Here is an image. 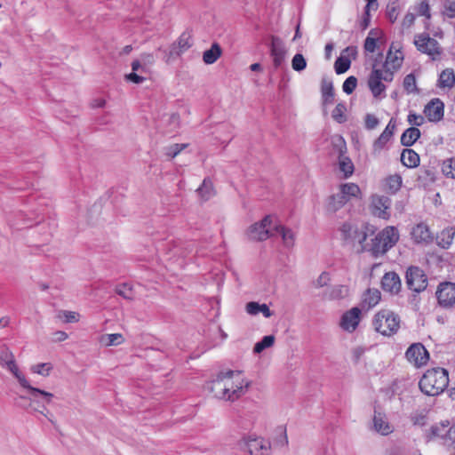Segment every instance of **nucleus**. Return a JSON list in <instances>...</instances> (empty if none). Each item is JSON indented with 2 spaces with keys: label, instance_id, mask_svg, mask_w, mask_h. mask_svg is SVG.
I'll list each match as a JSON object with an SVG mask.
<instances>
[{
  "label": "nucleus",
  "instance_id": "nucleus-49",
  "mask_svg": "<svg viewBox=\"0 0 455 455\" xmlns=\"http://www.w3.org/2000/svg\"><path fill=\"white\" fill-rule=\"evenodd\" d=\"M403 87L409 93L414 92L417 91L416 78L412 73L405 76V77L403 79Z\"/></svg>",
  "mask_w": 455,
  "mask_h": 455
},
{
  "label": "nucleus",
  "instance_id": "nucleus-63",
  "mask_svg": "<svg viewBox=\"0 0 455 455\" xmlns=\"http://www.w3.org/2000/svg\"><path fill=\"white\" fill-rule=\"evenodd\" d=\"M132 72H140V74H144L148 72V68L145 67L140 60H133L132 63Z\"/></svg>",
  "mask_w": 455,
  "mask_h": 455
},
{
  "label": "nucleus",
  "instance_id": "nucleus-61",
  "mask_svg": "<svg viewBox=\"0 0 455 455\" xmlns=\"http://www.w3.org/2000/svg\"><path fill=\"white\" fill-rule=\"evenodd\" d=\"M125 78H126V80H128L133 84H140L146 80V78L143 76H141L140 74L135 73V72H132V73L126 75Z\"/></svg>",
  "mask_w": 455,
  "mask_h": 455
},
{
  "label": "nucleus",
  "instance_id": "nucleus-28",
  "mask_svg": "<svg viewBox=\"0 0 455 455\" xmlns=\"http://www.w3.org/2000/svg\"><path fill=\"white\" fill-rule=\"evenodd\" d=\"M420 134V131L417 127H410L403 132L401 144L405 147H411L419 139Z\"/></svg>",
  "mask_w": 455,
  "mask_h": 455
},
{
  "label": "nucleus",
  "instance_id": "nucleus-62",
  "mask_svg": "<svg viewBox=\"0 0 455 455\" xmlns=\"http://www.w3.org/2000/svg\"><path fill=\"white\" fill-rule=\"evenodd\" d=\"M430 7L427 1H423L420 3L419 8H418V13L420 16H426L427 19L430 18Z\"/></svg>",
  "mask_w": 455,
  "mask_h": 455
},
{
  "label": "nucleus",
  "instance_id": "nucleus-9",
  "mask_svg": "<svg viewBox=\"0 0 455 455\" xmlns=\"http://www.w3.org/2000/svg\"><path fill=\"white\" fill-rule=\"evenodd\" d=\"M193 45L192 35L188 31L183 32L178 40L172 43L169 51L165 52V61L169 62L172 59L180 57Z\"/></svg>",
  "mask_w": 455,
  "mask_h": 455
},
{
  "label": "nucleus",
  "instance_id": "nucleus-37",
  "mask_svg": "<svg viewBox=\"0 0 455 455\" xmlns=\"http://www.w3.org/2000/svg\"><path fill=\"white\" fill-rule=\"evenodd\" d=\"M322 96L324 105L332 104L334 101V88L331 82L324 83L322 85Z\"/></svg>",
  "mask_w": 455,
  "mask_h": 455
},
{
  "label": "nucleus",
  "instance_id": "nucleus-18",
  "mask_svg": "<svg viewBox=\"0 0 455 455\" xmlns=\"http://www.w3.org/2000/svg\"><path fill=\"white\" fill-rule=\"evenodd\" d=\"M381 287L386 292L397 294L402 288V283L399 275L395 272L386 273L381 280Z\"/></svg>",
  "mask_w": 455,
  "mask_h": 455
},
{
  "label": "nucleus",
  "instance_id": "nucleus-8",
  "mask_svg": "<svg viewBox=\"0 0 455 455\" xmlns=\"http://www.w3.org/2000/svg\"><path fill=\"white\" fill-rule=\"evenodd\" d=\"M414 44L419 52L429 55L433 60L439 58L442 54L439 43L430 37L428 34L423 33L416 36Z\"/></svg>",
  "mask_w": 455,
  "mask_h": 455
},
{
  "label": "nucleus",
  "instance_id": "nucleus-56",
  "mask_svg": "<svg viewBox=\"0 0 455 455\" xmlns=\"http://www.w3.org/2000/svg\"><path fill=\"white\" fill-rule=\"evenodd\" d=\"M379 124V118L372 114H366L364 117V126L367 130L375 129Z\"/></svg>",
  "mask_w": 455,
  "mask_h": 455
},
{
  "label": "nucleus",
  "instance_id": "nucleus-43",
  "mask_svg": "<svg viewBox=\"0 0 455 455\" xmlns=\"http://www.w3.org/2000/svg\"><path fill=\"white\" fill-rule=\"evenodd\" d=\"M373 36H378V31L376 29H371L364 41V50L368 52H374L377 47L376 38L373 37Z\"/></svg>",
  "mask_w": 455,
  "mask_h": 455
},
{
  "label": "nucleus",
  "instance_id": "nucleus-64",
  "mask_svg": "<svg viewBox=\"0 0 455 455\" xmlns=\"http://www.w3.org/2000/svg\"><path fill=\"white\" fill-rule=\"evenodd\" d=\"M381 80L384 82H392L394 78V73L389 69L388 67L384 68V70H381Z\"/></svg>",
  "mask_w": 455,
  "mask_h": 455
},
{
  "label": "nucleus",
  "instance_id": "nucleus-17",
  "mask_svg": "<svg viewBox=\"0 0 455 455\" xmlns=\"http://www.w3.org/2000/svg\"><path fill=\"white\" fill-rule=\"evenodd\" d=\"M361 309L357 307H352L341 316L340 327L349 332L354 331L360 322Z\"/></svg>",
  "mask_w": 455,
  "mask_h": 455
},
{
  "label": "nucleus",
  "instance_id": "nucleus-15",
  "mask_svg": "<svg viewBox=\"0 0 455 455\" xmlns=\"http://www.w3.org/2000/svg\"><path fill=\"white\" fill-rule=\"evenodd\" d=\"M424 115L429 122L437 123L443 118L444 104L438 99H432L424 108Z\"/></svg>",
  "mask_w": 455,
  "mask_h": 455
},
{
  "label": "nucleus",
  "instance_id": "nucleus-3",
  "mask_svg": "<svg viewBox=\"0 0 455 455\" xmlns=\"http://www.w3.org/2000/svg\"><path fill=\"white\" fill-rule=\"evenodd\" d=\"M398 240V230L395 227H387L371 239L370 244L364 245L363 248L371 251L373 256L378 257L385 254L395 246Z\"/></svg>",
  "mask_w": 455,
  "mask_h": 455
},
{
  "label": "nucleus",
  "instance_id": "nucleus-46",
  "mask_svg": "<svg viewBox=\"0 0 455 455\" xmlns=\"http://www.w3.org/2000/svg\"><path fill=\"white\" fill-rule=\"evenodd\" d=\"M116 292L125 299H133V291L132 286L128 283H122L116 286Z\"/></svg>",
  "mask_w": 455,
  "mask_h": 455
},
{
  "label": "nucleus",
  "instance_id": "nucleus-59",
  "mask_svg": "<svg viewBox=\"0 0 455 455\" xmlns=\"http://www.w3.org/2000/svg\"><path fill=\"white\" fill-rule=\"evenodd\" d=\"M371 8V7H368V5H365V7H364L363 15L360 21V27L363 30L366 29L370 25V22H371L370 9Z\"/></svg>",
  "mask_w": 455,
  "mask_h": 455
},
{
  "label": "nucleus",
  "instance_id": "nucleus-38",
  "mask_svg": "<svg viewBox=\"0 0 455 455\" xmlns=\"http://www.w3.org/2000/svg\"><path fill=\"white\" fill-rule=\"evenodd\" d=\"M275 343V336L273 335H266L261 340L257 342L253 347V353L260 354L266 348L272 347Z\"/></svg>",
  "mask_w": 455,
  "mask_h": 455
},
{
  "label": "nucleus",
  "instance_id": "nucleus-51",
  "mask_svg": "<svg viewBox=\"0 0 455 455\" xmlns=\"http://www.w3.org/2000/svg\"><path fill=\"white\" fill-rule=\"evenodd\" d=\"M103 340L107 346H116L123 343L124 338L120 333L107 334Z\"/></svg>",
  "mask_w": 455,
  "mask_h": 455
},
{
  "label": "nucleus",
  "instance_id": "nucleus-34",
  "mask_svg": "<svg viewBox=\"0 0 455 455\" xmlns=\"http://www.w3.org/2000/svg\"><path fill=\"white\" fill-rule=\"evenodd\" d=\"M339 192L348 201L351 197H358L361 194L360 188L355 183H346L340 186Z\"/></svg>",
  "mask_w": 455,
  "mask_h": 455
},
{
  "label": "nucleus",
  "instance_id": "nucleus-4",
  "mask_svg": "<svg viewBox=\"0 0 455 455\" xmlns=\"http://www.w3.org/2000/svg\"><path fill=\"white\" fill-rule=\"evenodd\" d=\"M400 316L389 309L379 311L373 318L372 324L379 333L384 336L395 334L400 328Z\"/></svg>",
  "mask_w": 455,
  "mask_h": 455
},
{
  "label": "nucleus",
  "instance_id": "nucleus-48",
  "mask_svg": "<svg viewBox=\"0 0 455 455\" xmlns=\"http://www.w3.org/2000/svg\"><path fill=\"white\" fill-rule=\"evenodd\" d=\"M52 369V366L49 363H42L33 365L31 367V371L34 373H37L43 376H48L50 371Z\"/></svg>",
  "mask_w": 455,
  "mask_h": 455
},
{
  "label": "nucleus",
  "instance_id": "nucleus-42",
  "mask_svg": "<svg viewBox=\"0 0 455 455\" xmlns=\"http://www.w3.org/2000/svg\"><path fill=\"white\" fill-rule=\"evenodd\" d=\"M398 7L399 1L398 0H389L387 5V16L388 20L394 23L398 17Z\"/></svg>",
  "mask_w": 455,
  "mask_h": 455
},
{
  "label": "nucleus",
  "instance_id": "nucleus-7",
  "mask_svg": "<svg viewBox=\"0 0 455 455\" xmlns=\"http://www.w3.org/2000/svg\"><path fill=\"white\" fill-rule=\"evenodd\" d=\"M435 297L441 307L444 309L455 307V283L450 281L441 282L437 285Z\"/></svg>",
  "mask_w": 455,
  "mask_h": 455
},
{
  "label": "nucleus",
  "instance_id": "nucleus-33",
  "mask_svg": "<svg viewBox=\"0 0 455 455\" xmlns=\"http://www.w3.org/2000/svg\"><path fill=\"white\" fill-rule=\"evenodd\" d=\"M277 234L282 236L283 242L286 247H291L294 244V233L291 229L279 225L275 228Z\"/></svg>",
  "mask_w": 455,
  "mask_h": 455
},
{
  "label": "nucleus",
  "instance_id": "nucleus-58",
  "mask_svg": "<svg viewBox=\"0 0 455 455\" xmlns=\"http://www.w3.org/2000/svg\"><path fill=\"white\" fill-rule=\"evenodd\" d=\"M187 147L186 144H174L166 148V156L173 158L175 157L182 149Z\"/></svg>",
  "mask_w": 455,
  "mask_h": 455
},
{
  "label": "nucleus",
  "instance_id": "nucleus-2",
  "mask_svg": "<svg viewBox=\"0 0 455 455\" xmlns=\"http://www.w3.org/2000/svg\"><path fill=\"white\" fill-rule=\"evenodd\" d=\"M449 384L448 371L444 368L427 370L419 382L422 393L429 396L441 394Z\"/></svg>",
  "mask_w": 455,
  "mask_h": 455
},
{
  "label": "nucleus",
  "instance_id": "nucleus-40",
  "mask_svg": "<svg viewBox=\"0 0 455 455\" xmlns=\"http://www.w3.org/2000/svg\"><path fill=\"white\" fill-rule=\"evenodd\" d=\"M410 419L414 426L424 427L427 423V413L425 411H417L411 414Z\"/></svg>",
  "mask_w": 455,
  "mask_h": 455
},
{
  "label": "nucleus",
  "instance_id": "nucleus-23",
  "mask_svg": "<svg viewBox=\"0 0 455 455\" xmlns=\"http://www.w3.org/2000/svg\"><path fill=\"white\" fill-rule=\"evenodd\" d=\"M455 236V227L450 226L443 228L436 236L437 244L443 248L448 249Z\"/></svg>",
  "mask_w": 455,
  "mask_h": 455
},
{
  "label": "nucleus",
  "instance_id": "nucleus-47",
  "mask_svg": "<svg viewBox=\"0 0 455 455\" xmlns=\"http://www.w3.org/2000/svg\"><path fill=\"white\" fill-rule=\"evenodd\" d=\"M391 140V137L387 135L384 132L378 137V139L373 143V153H379L387 145V143Z\"/></svg>",
  "mask_w": 455,
  "mask_h": 455
},
{
  "label": "nucleus",
  "instance_id": "nucleus-13",
  "mask_svg": "<svg viewBox=\"0 0 455 455\" xmlns=\"http://www.w3.org/2000/svg\"><path fill=\"white\" fill-rule=\"evenodd\" d=\"M392 201L388 196L375 195L371 198L372 214L383 220H388L390 217L389 209Z\"/></svg>",
  "mask_w": 455,
  "mask_h": 455
},
{
  "label": "nucleus",
  "instance_id": "nucleus-50",
  "mask_svg": "<svg viewBox=\"0 0 455 455\" xmlns=\"http://www.w3.org/2000/svg\"><path fill=\"white\" fill-rule=\"evenodd\" d=\"M357 85V78L354 76H348L342 85V90L347 94H351Z\"/></svg>",
  "mask_w": 455,
  "mask_h": 455
},
{
  "label": "nucleus",
  "instance_id": "nucleus-30",
  "mask_svg": "<svg viewBox=\"0 0 455 455\" xmlns=\"http://www.w3.org/2000/svg\"><path fill=\"white\" fill-rule=\"evenodd\" d=\"M455 84V74L453 69L446 68L439 76L438 86L441 88H452Z\"/></svg>",
  "mask_w": 455,
  "mask_h": 455
},
{
  "label": "nucleus",
  "instance_id": "nucleus-22",
  "mask_svg": "<svg viewBox=\"0 0 455 455\" xmlns=\"http://www.w3.org/2000/svg\"><path fill=\"white\" fill-rule=\"evenodd\" d=\"M450 426L451 424L448 420L435 424L431 426L429 432L427 434V437L429 439L440 437L443 440L447 441Z\"/></svg>",
  "mask_w": 455,
  "mask_h": 455
},
{
  "label": "nucleus",
  "instance_id": "nucleus-25",
  "mask_svg": "<svg viewBox=\"0 0 455 455\" xmlns=\"http://www.w3.org/2000/svg\"><path fill=\"white\" fill-rule=\"evenodd\" d=\"M419 156L412 149L405 148L401 154L402 164L408 168H415L419 164Z\"/></svg>",
  "mask_w": 455,
  "mask_h": 455
},
{
  "label": "nucleus",
  "instance_id": "nucleus-6",
  "mask_svg": "<svg viewBox=\"0 0 455 455\" xmlns=\"http://www.w3.org/2000/svg\"><path fill=\"white\" fill-rule=\"evenodd\" d=\"M405 280L407 287L417 293L425 291L428 283L425 272L416 266H411L407 268Z\"/></svg>",
  "mask_w": 455,
  "mask_h": 455
},
{
  "label": "nucleus",
  "instance_id": "nucleus-54",
  "mask_svg": "<svg viewBox=\"0 0 455 455\" xmlns=\"http://www.w3.org/2000/svg\"><path fill=\"white\" fill-rule=\"evenodd\" d=\"M391 50L387 52L386 62L383 65V68L388 67L389 63L392 64L393 68H399L402 64L403 57L395 56L394 58L391 56Z\"/></svg>",
  "mask_w": 455,
  "mask_h": 455
},
{
  "label": "nucleus",
  "instance_id": "nucleus-11",
  "mask_svg": "<svg viewBox=\"0 0 455 455\" xmlns=\"http://www.w3.org/2000/svg\"><path fill=\"white\" fill-rule=\"evenodd\" d=\"M405 357L410 363L419 367L427 364L429 354L421 343H413L406 350Z\"/></svg>",
  "mask_w": 455,
  "mask_h": 455
},
{
  "label": "nucleus",
  "instance_id": "nucleus-19",
  "mask_svg": "<svg viewBox=\"0 0 455 455\" xmlns=\"http://www.w3.org/2000/svg\"><path fill=\"white\" fill-rule=\"evenodd\" d=\"M2 355L5 357H10L5 363V367L14 375L19 381L20 385L24 388L29 382L25 376L20 372L18 366L15 363L12 353L7 347H2Z\"/></svg>",
  "mask_w": 455,
  "mask_h": 455
},
{
  "label": "nucleus",
  "instance_id": "nucleus-31",
  "mask_svg": "<svg viewBox=\"0 0 455 455\" xmlns=\"http://www.w3.org/2000/svg\"><path fill=\"white\" fill-rule=\"evenodd\" d=\"M402 182L403 180L400 174L390 175L385 180V190L391 195H395L400 190Z\"/></svg>",
  "mask_w": 455,
  "mask_h": 455
},
{
  "label": "nucleus",
  "instance_id": "nucleus-29",
  "mask_svg": "<svg viewBox=\"0 0 455 455\" xmlns=\"http://www.w3.org/2000/svg\"><path fill=\"white\" fill-rule=\"evenodd\" d=\"M347 200L345 198L340 192L332 195L329 197L326 209L330 212H336L338 210L342 208Z\"/></svg>",
  "mask_w": 455,
  "mask_h": 455
},
{
  "label": "nucleus",
  "instance_id": "nucleus-21",
  "mask_svg": "<svg viewBox=\"0 0 455 455\" xmlns=\"http://www.w3.org/2000/svg\"><path fill=\"white\" fill-rule=\"evenodd\" d=\"M372 420L373 427L379 434L387 435L393 432L394 428L387 420L385 414L375 411Z\"/></svg>",
  "mask_w": 455,
  "mask_h": 455
},
{
  "label": "nucleus",
  "instance_id": "nucleus-57",
  "mask_svg": "<svg viewBox=\"0 0 455 455\" xmlns=\"http://www.w3.org/2000/svg\"><path fill=\"white\" fill-rule=\"evenodd\" d=\"M407 121L410 124L414 127H419L424 124V117L421 115H418L414 112H410L407 116Z\"/></svg>",
  "mask_w": 455,
  "mask_h": 455
},
{
  "label": "nucleus",
  "instance_id": "nucleus-24",
  "mask_svg": "<svg viewBox=\"0 0 455 455\" xmlns=\"http://www.w3.org/2000/svg\"><path fill=\"white\" fill-rule=\"evenodd\" d=\"M380 300V292L377 289H368L363 294L362 300V307L370 309L375 307Z\"/></svg>",
  "mask_w": 455,
  "mask_h": 455
},
{
  "label": "nucleus",
  "instance_id": "nucleus-53",
  "mask_svg": "<svg viewBox=\"0 0 455 455\" xmlns=\"http://www.w3.org/2000/svg\"><path fill=\"white\" fill-rule=\"evenodd\" d=\"M443 14L451 19L455 18V0L444 1Z\"/></svg>",
  "mask_w": 455,
  "mask_h": 455
},
{
  "label": "nucleus",
  "instance_id": "nucleus-45",
  "mask_svg": "<svg viewBox=\"0 0 455 455\" xmlns=\"http://www.w3.org/2000/svg\"><path fill=\"white\" fill-rule=\"evenodd\" d=\"M348 294V288L346 285H336L331 288L330 291V298L331 299H340L347 297Z\"/></svg>",
  "mask_w": 455,
  "mask_h": 455
},
{
  "label": "nucleus",
  "instance_id": "nucleus-5",
  "mask_svg": "<svg viewBox=\"0 0 455 455\" xmlns=\"http://www.w3.org/2000/svg\"><path fill=\"white\" fill-rule=\"evenodd\" d=\"M24 388L28 391L29 395H20V397L21 399L29 400V405L34 411L45 415V411H47L46 404L51 403L52 398L54 397L53 394L39 389L37 387H34L29 383L25 386Z\"/></svg>",
  "mask_w": 455,
  "mask_h": 455
},
{
  "label": "nucleus",
  "instance_id": "nucleus-12",
  "mask_svg": "<svg viewBox=\"0 0 455 455\" xmlns=\"http://www.w3.org/2000/svg\"><path fill=\"white\" fill-rule=\"evenodd\" d=\"M287 50L283 41L275 36H271L270 56L275 68H279L285 61Z\"/></svg>",
  "mask_w": 455,
  "mask_h": 455
},
{
  "label": "nucleus",
  "instance_id": "nucleus-52",
  "mask_svg": "<svg viewBox=\"0 0 455 455\" xmlns=\"http://www.w3.org/2000/svg\"><path fill=\"white\" fill-rule=\"evenodd\" d=\"M354 228L355 227L352 224L347 222L343 223V225L340 227L339 231L341 234V237L345 242L347 243L348 240H351L352 233H355Z\"/></svg>",
  "mask_w": 455,
  "mask_h": 455
},
{
  "label": "nucleus",
  "instance_id": "nucleus-39",
  "mask_svg": "<svg viewBox=\"0 0 455 455\" xmlns=\"http://www.w3.org/2000/svg\"><path fill=\"white\" fill-rule=\"evenodd\" d=\"M346 111V104L344 102H339L332 110L331 116L337 123L344 124L347 121V117L345 116Z\"/></svg>",
  "mask_w": 455,
  "mask_h": 455
},
{
  "label": "nucleus",
  "instance_id": "nucleus-55",
  "mask_svg": "<svg viewBox=\"0 0 455 455\" xmlns=\"http://www.w3.org/2000/svg\"><path fill=\"white\" fill-rule=\"evenodd\" d=\"M355 233H352L351 240H348L347 243H355L358 242L360 244H363L367 238V233L363 230H359L356 227L354 228Z\"/></svg>",
  "mask_w": 455,
  "mask_h": 455
},
{
  "label": "nucleus",
  "instance_id": "nucleus-1",
  "mask_svg": "<svg viewBox=\"0 0 455 455\" xmlns=\"http://www.w3.org/2000/svg\"><path fill=\"white\" fill-rule=\"evenodd\" d=\"M235 374L239 375L240 371H220L215 379L206 383L205 388L218 399L233 402L243 394V386L241 383L235 386L232 381Z\"/></svg>",
  "mask_w": 455,
  "mask_h": 455
},
{
  "label": "nucleus",
  "instance_id": "nucleus-20",
  "mask_svg": "<svg viewBox=\"0 0 455 455\" xmlns=\"http://www.w3.org/2000/svg\"><path fill=\"white\" fill-rule=\"evenodd\" d=\"M380 76L381 69L373 68L368 78V86L375 98L380 96L386 90Z\"/></svg>",
  "mask_w": 455,
  "mask_h": 455
},
{
  "label": "nucleus",
  "instance_id": "nucleus-41",
  "mask_svg": "<svg viewBox=\"0 0 455 455\" xmlns=\"http://www.w3.org/2000/svg\"><path fill=\"white\" fill-rule=\"evenodd\" d=\"M442 172L450 179H455V158L446 159L443 162Z\"/></svg>",
  "mask_w": 455,
  "mask_h": 455
},
{
  "label": "nucleus",
  "instance_id": "nucleus-14",
  "mask_svg": "<svg viewBox=\"0 0 455 455\" xmlns=\"http://www.w3.org/2000/svg\"><path fill=\"white\" fill-rule=\"evenodd\" d=\"M243 448L251 455H267L269 443L262 438L259 437H244L243 439Z\"/></svg>",
  "mask_w": 455,
  "mask_h": 455
},
{
  "label": "nucleus",
  "instance_id": "nucleus-60",
  "mask_svg": "<svg viewBox=\"0 0 455 455\" xmlns=\"http://www.w3.org/2000/svg\"><path fill=\"white\" fill-rule=\"evenodd\" d=\"M330 275L328 272H323L319 276L318 278L316 279V281L315 282V286L316 288H322V287H324L326 286L329 282H330Z\"/></svg>",
  "mask_w": 455,
  "mask_h": 455
},
{
  "label": "nucleus",
  "instance_id": "nucleus-26",
  "mask_svg": "<svg viewBox=\"0 0 455 455\" xmlns=\"http://www.w3.org/2000/svg\"><path fill=\"white\" fill-rule=\"evenodd\" d=\"M246 311L249 315H256L259 313L269 318L273 315V312L269 309L267 304H259L255 301H251L246 304Z\"/></svg>",
  "mask_w": 455,
  "mask_h": 455
},
{
  "label": "nucleus",
  "instance_id": "nucleus-36",
  "mask_svg": "<svg viewBox=\"0 0 455 455\" xmlns=\"http://www.w3.org/2000/svg\"><path fill=\"white\" fill-rule=\"evenodd\" d=\"M339 170L341 172L344 173L345 178L350 177L354 172V164L350 158L347 156H344L343 155H340L339 160Z\"/></svg>",
  "mask_w": 455,
  "mask_h": 455
},
{
  "label": "nucleus",
  "instance_id": "nucleus-27",
  "mask_svg": "<svg viewBox=\"0 0 455 455\" xmlns=\"http://www.w3.org/2000/svg\"><path fill=\"white\" fill-rule=\"evenodd\" d=\"M221 54L222 50L220 45L218 43H213L210 49L204 52L203 60L205 64L211 65L215 63Z\"/></svg>",
  "mask_w": 455,
  "mask_h": 455
},
{
  "label": "nucleus",
  "instance_id": "nucleus-35",
  "mask_svg": "<svg viewBox=\"0 0 455 455\" xmlns=\"http://www.w3.org/2000/svg\"><path fill=\"white\" fill-rule=\"evenodd\" d=\"M351 66V60L348 59V56H345L340 54L339 57L337 58L334 63V69L336 74L341 75L347 72Z\"/></svg>",
  "mask_w": 455,
  "mask_h": 455
},
{
  "label": "nucleus",
  "instance_id": "nucleus-10",
  "mask_svg": "<svg viewBox=\"0 0 455 455\" xmlns=\"http://www.w3.org/2000/svg\"><path fill=\"white\" fill-rule=\"evenodd\" d=\"M272 224V217L265 216L259 222H256L250 226L247 230V236L251 240L264 241L269 237L270 225Z\"/></svg>",
  "mask_w": 455,
  "mask_h": 455
},
{
  "label": "nucleus",
  "instance_id": "nucleus-16",
  "mask_svg": "<svg viewBox=\"0 0 455 455\" xmlns=\"http://www.w3.org/2000/svg\"><path fill=\"white\" fill-rule=\"evenodd\" d=\"M411 235L415 243L418 244H430L434 241V235L429 229V227L421 222L412 228Z\"/></svg>",
  "mask_w": 455,
  "mask_h": 455
},
{
  "label": "nucleus",
  "instance_id": "nucleus-32",
  "mask_svg": "<svg viewBox=\"0 0 455 455\" xmlns=\"http://www.w3.org/2000/svg\"><path fill=\"white\" fill-rule=\"evenodd\" d=\"M196 192L204 201L212 198L215 194L212 180L209 178H205L202 185L196 189Z\"/></svg>",
  "mask_w": 455,
  "mask_h": 455
},
{
  "label": "nucleus",
  "instance_id": "nucleus-44",
  "mask_svg": "<svg viewBox=\"0 0 455 455\" xmlns=\"http://www.w3.org/2000/svg\"><path fill=\"white\" fill-rule=\"evenodd\" d=\"M291 68L297 72H301L307 68V60L301 53H296L291 60Z\"/></svg>",
  "mask_w": 455,
  "mask_h": 455
}]
</instances>
